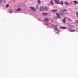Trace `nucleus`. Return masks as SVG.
Returning a JSON list of instances; mask_svg holds the SVG:
<instances>
[{"label": "nucleus", "instance_id": "20e7f679", "mask_svg": "<svg viewBox=\"0 0 78 78\" xmlns=\"http://www.w3.org/2000/svg\"><path fill=\"white\" fill-rule=\"evenodd\" d=\"M54 1L55 3H56L57 4H61V3L60 2H59L57 0H54Z\"/></svg>", "mask_w": 78, "mask_h": 78}, {"label": "nucleus", "instance_id": "aec40b11", "mask_svg": "<svg viewBox=\"0 0 78 78\" xmlns=\"http://www.w3.org/2000/svg\"><path fill=\"white\" fill-rule=\"evenodd\" d=\"M69 22H72V20H71L70 19H69Z\"/></svg>", "mask_w": 78, "mask_h": 78}, {"label": "nucleus", "instance_id": "cd10ccee", "mask_svg": "<svg viewBox=\"0 0 78 78\" xmlns=\"http://www.w3.org/2000/svg\"><path fill=\"white\" fill-rule=\"evenodd\" d=\"M4 0V2H3L4 3H5V0Z\"/></svg>", "mask_w": 78, "mask_h": 78}, {"label": "nucleus", "instance_id": "ddd939ff", "mask_svg": "<svg viewBox=\"0 0 78 78\" xmlns=\"http://www.w3.org/2000/svg\"><path fill=\"white\" fill-rule=\"evenodd\" d=\"M60 28H62V29H66V27H61Z\"/></svg>", "mask_w": 78, "mask_h": 78}, {"label": "nucleus", "instance_id": "b1692460", "mask_svg": "<svg viewBox=\"0 0 78 78\" xmlns=\"http://www.w3.org/2000/svg\"><path fill=\"white\" fill-rule=\"evenodd\" d=\"M76 15L77 16H78V12H77L76 13Z\"/></svg>", "mask_w": 78, "mask_h": 78}, {"label": "nucleus", "instance_id": "c85d7f7f", "mask_svg": "<svg viewBox=\"0 0 78 78\" xmlns=\"http://www.w3.org/2000/svg\"><path fill=\"white\" fill-rule=\"evenodd\" d=\"M46 25H47V24H46Z\"/></svg>", "mask_w": 78, "mask_h": 78}, {"label": "nucleus", "instance_id": "4468645a", "mask_svg": "<svg viewBox=\"0 0 78 78\" xmlns=\"http://www.w3.org/2000/svg\"><path fill=\"white\" fill-rule=\"evenodd\" d=\"M42 14L43 15H44V16H46V15L48 14L44 12Z\"/></svg>", "mask_w": 78, "mask_h": 78}, {"label": "nucleus", "instance_id": "bb28decb", "mask_svg": "<svg viewBox=\"0 0 78 78\" xmlns=\"http://www.w3.org/2000/svg\"><path fill=\"white\" fill-rule=\"evenodd\" d=\"M76 23H78V20H76Z\"/></svg>", "mask_w": 78, "mask_h": 78}, {"label": "nucleus", "instance_id": "393cba45", "mask_svg": "<svg viewBox=\"0 0 78 78\" xmlns=\"http://www.w3.org/2000/svg\"><path fill=\"white\" fill-rule=\"evenodd\" d=\"M44 9H45V10H47V8H44Z\"/></svg>", "mask_w": 78, "mask_h": 78}, {"label": "nucleus", "instance_id": "f257e3e1", "mask_svg": "<svg viewBox=\"0 0 78 78\" xmlns=\"http://www.w3.org/2000/svg\"><path fill=\"white\" fill-rule=\"evenodd\" d=\"M66 11V9H63V10H61L60 11V14H62V15H63L64 14V12H65Z\"/></svg>", "mask_w": 78, "mask_h": 78}, {"label": "nucleus", "instance_id": "f3484780", "mask_svg": "<svg viewBox=\"0 0 78 78\" xmlns=\"http://www.w3.org/2000/svg\"><path fill=\"white\" fill-rule=\"evenodd\" d=\"M69 31H70V32H73V31H74V30H69Z\"/></svg>", "mask_w": 78, "mask_h": 78}, {"label": "nucleus", "instance_id": "4be33fe9", "mask_svg": "<svg viewBox=\"0 0 78 78\" xmlns=\"http://www.w3.org/2000/svg\"><path fill=\"white\" fill-rule=\"evenodd\" d=\"M9 5H6V7H7V8H8V7L9 6Z\"/></svg>", "mask_w": 78, "mask_h": 78}, {"label": "nucleus", "instance_id": "a211bd4d", "mask_svg": "<svg viewBox=\"0 0 78 78\" xmlns=\"http://www.w3.org/2000/svg\"><path fill=\"white\" fill-rule=\"evenodd\" d=\"M37 2H38V3H39V4H41V1H40V0L38 1Z\"/></svg>", "mask_w": 78, "mask_h": 78}, {"label": "nucleus", "instance_id": "a878e982", "mask_svg": "<svg viewBox=\"0 0 78 78\" xmlns=\"http://www.w3.org/2000/svg\"><path fill=\"white\" fill-rule=\"evenodd\" d=\"M2 3V0H0V3Z\"/></svg>", "mask_w": 78, "mask_h": 78}, {"label": "nucleus", "instance_id": "1a4fd4ad", "mask_svg": "<svg viewBox=\"0 0 78 78\" xmlns=\"http://www.w3.org/2000/svg\"><path fill=\"white\" fill-rule=\"evenodd\" d=\"M56 16H57V17H59V18L60 19L61 18V16H60V15H59V14L58 13H57L56 14Z\"/></svg>", "mask_w": 78, "mask_h": 78}, {"label": "nucleus", "instance_id": "9b49d317", "mask_svg": "<svg viewBox=\"0 0 78 78\" xmlns=\"http://www.w3.org/2000/svg\"><path fill=\"white\" fill-rule=\"evenodd\" d=\"M73 2L74 3H75V5H76V3H77V4H78V2H76V1H73Z\"/></svg>", "mask_w": 78, "mask_h": 78}, {"label": "nucleus", "instance_id": "6e6552de", "mask_svg": "<svg viewBox=\"0 0 78 78\" xmlns=\"http://www.w3.org/2000/svg\"><path fill=\"white\" fill-rule=\"evenodd\" d=\"M66 20V18H64L62 20V23H65L66 22V21H65V20Z\"/></svg>", "mask_w": 78, "mask_h": 78}, {"label": "nucleus", "instance_id": "7ed1b4c3", "mask_svg": "<svg viewBox=\"0 0 78 78\" xmlns=\"http://www.w3.org/2000/svg\"><path fill=\"white\" fill-rule=\"evenodd\" d=\"M44 9V8L42 6H41L39 9L40 11H42Z\"/></svg>", "mask_w": 78, "mask_h": 78}, {"label": "nucleus", "instance_id": "412c9836", "mask_svg": "<svg viewBox=\"0 0 78 78\" xmlns=\"http://www.w3.org/2000/svg\"><path fill=\"white\" fill-rule=\"evenodd\" d=\"M36 9H38V6H37V5H36Z\"/></svg>", "mask_w": 78, "mask_h": 78}, {"label": "nucleus", "instance_id": "dca6fc26", "mask_svg": "<svg viewBox=\"0 0 78 78\" xmlns=\"http://www.w3.org/2000/svg\"><path fill=\"white\" fill-rule=\"evenodd\" d=\"M9 12H10V13H12V12H13V11L12 10H10L9 11Z\"/></svg>", "mask_w": 78, "mask_h": 78}, {"label": "nucleus", "instance_id": "f03ea898", "mask_svg": "<svg viewBox=\"0 0 78 78\" xmlns=\"http://www.w3.org/2000/svg\"><path fill=\"white\" fill-rule=\"evenodd\" d=\"M54 28L55 31H59V29L57 28V25H56L55 26Z\"/></svg>", "mask_w": 78, "mask_h": 78}, {"label": "nucleus", "instance_id": "5701e85b", "mask_svg": "<svg viewBox=\"0 0 78 78\" xmlns=\"http://www.w3.org/2000/svg\"><path fill=\"white\" fill-rule=\"evenodd\" d=\"M51 21L52 22H53V20L52 19H51Z\"/></svg>", "mask_w": 78, "mask_h": 78}, {"label": "nucleus", "instance_id": "f8f14e48", "mask_svg": "<svg viewBox=\"0 0 78 78\" xmlns=\"http://www.w3.org/2000/svg\"><path fill=\"white\" fill-rule=\"evenodd\" d=\"M65 4L67 5H69V2H65Z\"/></svg>", "mask_w": 78, "mask_h": 78}, {"label": "nucleus", "instance_id": "0eeeda50", "mask_svg": "<svg viewBox=\"0 0 78 78\" xmlns=\"http://www.w3.org/2000/svg\"><path fill=\"white\" fill-rule=\"evenodd\" d=\"M52 12L53 13H55V12H57V10H52Z\"/></svg>", "mask_w": 78, "mask_h": 78}, {"label": "nucleus", "instance_id": "6ab92c4d", "mask_svg": "<svg viewBox=\"0 0 78 78\" xmlns=\"http://www.w3.org/2000/svg\"><path fill=\"white\" fill-rule=\"evenodd\" d=\"M61 3L62 5H64V3H63V2H62V1H61Z\"/></svg>", "mask_w": 78, "mask_h": 78}, {"label": "nucleus", "instance_id": "9d476101", "mask_svg": "<svg viewBox=\"0 0 78 78\" xmlns=\"http://www.w3.org/2000/svg\"><path fill=\"white\" fill-rule=\"evenodd\" d=\"M21 10V9L20 8H18L16 9V11H17V12H19V11H20Z\"/></svg>", "mask_w": 78, "mask_h": 78}, {"label": "nucleus", "instance_id": "2eb2a0df", "mask_svg": "<svg viewBox=\"0 0 78 78\" xmlns=\"http://www.w3.org/2000/svg\"><path fill=\"white\" fill-rule=\"evenodd\" d=\"M50 3L51 5H53V2L51 1L50 2Z\"/></svg>", "mask_w": 78, "mask_h": 78}, {"label": "nucleus", "instance_id": "39448f33", "mask_svg": "<svg viewBox=\"0 0 78 78\" xmlns=\"http://www.w3.org/2000/svg\"><path fill=\"white\" fill-rule=\"evenodd\" d=\"M30 8H31L32 9L33 11H36V9H34L33 7H30Z\"/></svg>", "mask_w": 78, "mask_h": 78}, {"label": "nucleus", "instance_id": "423d86ee", "mask_svg": "<svg viewBox=\"0 0 78 78\" xmlns=\"http://www.w3.org/2000/svg\"><path fill=\"white\" fill-rule=\"evenodd\" d=\"M48 19L47 18H45L44 20V22H48Z\"/></svg>", "mask_w": 78, "mask_h": 78}]
</instances>
